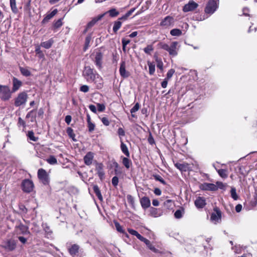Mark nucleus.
I'll return each instance as SVG.
<instances>
[{
    "mask_svg": "<svg viewBox=\"0 0 257 257\" xmlns=\"http://www.w3.org/2000/svg\"><path fill=\"white\" fill-rule=\"evenodd\" d=\"M83 76L87 82H93L96 84L97 89L103 86L102 77L90 66H86L83 71Z\"/></svg>",
    "mask_w": 257,
    "mask_h": 257,
    "instance_id": "obj_1",
    "label": "nucleus"
},
{
    "mask_svg": "<svg viewBox=\"0 0 257 257\" xmlns=\"http://www.w3.org/2000/svg\"><path fill=\"white\" fill-rule=\"evenodd\" d=\"M178 45L177 42H173L170 45L163 43L159 44L161 48L168 52L169 54L172 56H176L178 54Z\"/></svg>",
    "mask_w": 257,
    "mask_h": 257,
    "instance_id": "obj_2",
    "label": "nucleus"
},
{
    "mask_svg": "<svg viewBox=\"0 0 257 257\" xmlns=\"http://www.w3.org/2000/svg\"><path fill=\"white\" fill-rule=\"evenodd\" d=\"M38 178L44 185H48L50 182L49 175L45 170L41 168L38 171Z\"/></svg>",
    "mask_w": 257,
    "mask_h": 257,
    "instance_id": "obj_3",
    "label": "nucleus"
},
{
    "mask_svg": "<svg viewBox=\"0 0 257 257\" xmlns=\"http://www.w3.org/2000/svg\"><path fill=\"white\" fill-rule=\"evenodd\" d=\"M21 188L24 192L30 193L34 190V184L32 180L25 179L22 182Z\"/></svg>",
    "mask_w": 257,
    "mask_h": 257,
    "instance_id": "obj_4",
    "label": "nucleus"
},
{
    "mask_svg": "<svg viewBox=\"0 0 257 257\" xmlns=\"http://www.w3.org/2000/svg\"><path fill=\"white\" fill-rule=\"evenodd\" d=\"M11 95V91L9 87L0 85V98L4 100L9 99Z\"/></svg>",
    "mask_w": 257,
    "mask_h": 257,
    "instance_id": "obj_5",
    "label": "nucleus"
},
{
    "mask_svg": "<svg viewBox=\"0 0 257 257\" xmlns=\"http://www.w3.org/2000/svg\"><path fill=\"white\" fill-rule=\"evenodd\" d=\"M217 5L215 0L209 1L205 9V12L207 14H212L217 9Z\"/></svg>",
    "mask_w": 257,
    "mask_h": 257,
    "instance_id": "obj_6",
    "label": "nucleus"
},
{
    "mask_svg": "<svg viewBox=\"0 0 257 257\" xmlns=\"http://www.w3.org/2000/svg\"><path fill=\"white\" fill-rule=\"evenodd\" d=\"M198 7V5L193 1H190L189 3L184 5L183 8V11L184 13L192 12L195 10Z\"/></svg>",
    "mask_w": 257,
    "mask_h": 257,
    "instance_id": "obj_7",
    "label": "nucleus"
},
{
    "mask_svg": "<svg viewBox=\"0 0 257 257\" xmlns=\"http://www.w3.org/2000/svg\"><path fill=\"white\" fill-rule=\"evenodd\" d=\"M102 58L103 55L102 53L100 52H96L94 60V63H95L96 66L99 70L102 68Z\"/></svg>",
    "mask_w": 257,
    "mask_h": 257,
    "instance_id": "obj_8",
    "label": "nucleus"
},
{
    "mask_svg": "<svg viewBox=\"0 0 257 257\" xmlns=\"http://www.w3.org/2000/svg\"><path fill=\"white\" fill-rule=\"evenodd\" d=\"M67 248L71 255L74 256L78 253L80 246L77 244H69L67 243Z\"/></svg>",
    "mask_w": 257,
    "mask_h": 257,
    "instance_id": "obj_9",
    "label": "nucleus"
},
{
    "mask_svg": "<svg viewBox=\"0 0 257 257\" xmlns=\"http://www.w3.org/2000/svg\"><path fill=\"white\" fill-rule=\"evenodd\" d=\"M221 212L218 207L214 208V212L211 215V219L215 222L221 220Z\"/></svg>",
    "mask_w": 257,
    "mask_h": 257,
    "instance_id": "obj_10",
    "label": "nucleus"
},
{
    "mask_svg": "<svg viewBox=\"0 0 257 257\" xmlns=\"http://www.w3.org/2000/svg\"><path fill=\"white\" fill-rule=\"evenodd\" d=\"M174 23V19L171 16L166 17L160 23V26L164 27H168Z\"/></svg>",
    "mask_w": 257,
    "mask_h": 257,
    "instance_id": "obj_11",
    "label": "nucleus"
},
{
    "mask_svg": "<svg viewBox=\"0 0 257 257\" xmlns=\"http://www.w3.org/2000/svg\"><path fill=\"white\" fill-rule=\"evenodd\" d=\"M200 189L203 190L216 191L217 187L214 184L204 183L200 185Z\"/></svg>",
    "mask_w": 257,
    "mask_h": 257,
    "instance_id": "obj_12",
    "label": "nucleus"
},
{
    "mask_svg": "<svg viewBox=\"0 0 257 257\" xmlns=\"http://www.w3.org/2000/svg\"><path fill=\"white\" fill-rule=\"evenodd\" d=\"M16 245L15 241L13 239H10L4 242L3 246L7 249L12 250L15 248Z\"/></svg>",
    "mask_w": 257,
    "mask_h": 257,
    "instance_id": "obj_13",
    "label": "nucleus"
},
{
    "mask_svg": "<svg viewBox=\"0 0 257 257\" xmlns=\"http://www.w3.org/2000/svg\"><path fill=\"white\" fill-rule=\"evenodd\" d=\"M119 73L123 78H127L130 76V73L125 70V62L122 61L120 65Z\"/></svg>",
    "mask_w": 257,
    "mask_h": 257,
    "instance_id": "obj_14",
    "label": "nucleus"
},
{
    "mask_svg": "<svg viewBox=\"0 0 257 257\" xmlns=\"http://www.w3.org/2000/svg\"><path fill=\"white\" fill-rule=\"evenodd\" d=\"M96 170L98 177L101 180H102L104 178V172L103 171V165L102 163H96Z\"/></svg>",
    "mask_w": 257,
    "mask_h": 257,
    "instance_id": "obj_15",
    "label": "nucleus"
},
{
    "mask_svg": "<svg viewBox=\"0 0 257 257\" xmlns=\"http://www.w3.org/2000/svg\"><path fill=\"white\" fill-rule=\"evenodd\" d=\"M27 99V94L26 92L20 93L17 97V106L25 104Z\"/></svg>",
    "mask_w": 257,
    "mask_h": 257,
    "instance_id": "obj_16",
    "label": "nucleus"
},
{
    "mask_svg": "<svg viewBox=\"0 0 257 257\" xmlns=\"http://www.w3.org/2000/svg\"><path fill=\"white\" fill-rule=\"evenodd\" d=\"M93 158L94 155L93 153L91 152L87 153L83 158L85 164L87 166L90 165L92 163Z\"/></svg>",
    "mask_w": 257,
    "mask_h": 257,
    "instance_id": "obj_17",
    "label": "nucleus"
},
{
    "mask_svg": "<svg viewBox=\"0 0 257 257\" xmlns=\"http://www.w3.org/2000/svg\"><path fill=\"white\" fill-rule=\"evenodd\" d=\"M140 203L144 209H147L151 206V201L148 197L144 196L142 197L140 200Z\"/></svg>",
    "mask_w": 257,
    "mask_h": 257,
    "instance_id": "obj_18",
    "label": "nucleus"
},
{
    "mask_svg": "<svg viewBox=\"0 0 257 257\" xmlns=\"http://www.w3.org/2000/svg\"><path fill=\"white\" fill-rule=\"evenodd\" d=\"M195 205L198 208H202L206 205V200L204 198L198 197L195 201Z\"/></svg>",
    "mask_w": 257,
    "mask_h": 257,
    "instance_id": "obj_19",
    "label": "nucleus"
},
{
    "mask_svg": "<svg viewBox=\"0 0 257 257\" xmlns=\"http://www.w3.org/2000/svg\"><path fill=\"white\" fill-rule=\"evenodd\" d=\"M141 241L144 242L147 245L148 247L153 252L155 253L159 252V250L156 248L155 247L151 244L150 241L148 239L143 237L141 240Z\"/></svg>",
    "mask_w": 257,
    "mask_h": 257,
    "instance_id": "obj_20",
    "label": "nucleus"
},
{
    "mask_svg": "<svg viewBox=\"0 0 257 257\" xmlns=\"http://www.w3.org/2000/svg\"><path fill=\"white\" fill-rule=\"evenodd\" d=\"M175 166L181 172H186L188 169L189 165L187 163H176Z\"/></svg>",
    "mask_w": 257,
    "mask_h": 257,
    "instance_id": "obj_21",
    "label": "nucleus"
},
{
    "mask_svg": "<svg viewBox=\"0 0 257 257\" xmlns=\"http://www.w3.org/2000/svg\"><path fill=\"white\" fill-rule=\"evenodd\" d=\"M93 190L98 199L102 201L103 200V197L98 186L97 185H93Z\"/></svg>",
    "mask_w": 257,
    "mask_h": 257,
    "instance_id": "obj_22",
    "label": "nucleus"
},
{
    "mask_svg": "<svg viewBox=\"0 0 257 257\" xmlns=\"http://www.w3.org/2000/svg\"><path fill=\"white\" fill-rule=\"evenodd\" d=\"M120 149L122 153L127 157H130V154L125 144L121 141Z\"/></svg>",
    "mask_w": 257,
    "mask_h": 257,
    "instance_id": "obj_23",
    "label": "nucleus"
},
{
    "mask_svg": "<svg viewBox=\"0 0 257 257\" xmlns=\"http://www.w3.org/2000/svg\"><path fill=\"white\" fill-rule=\"evenodd\" d=\"M54 43V41L52 39H49L48 41L43 42L41 43V46L45 49H49L51 47L52 44Z\"/></svg>",
    "mask_w": 257,
    "mask_h": 257,
    "instance_id": "obj_24",
    "label": "nucleus"
},
{
    "mask_svg": "<svg viewBox=\"0 0 257 257\" xmlns=\"http://www.w3.org/2000/svg\"><path fill=\"white\" fill-rule=\"evenodd\" d=\"M66 133L69 138H71L73 141H77V140L75 139V134L74 133L73 130L71 127H68L66 130Z\"/></svg>",
    "mask_w": 257,
    "mask_h": 257,
    "instance_id": "obj_25",
    "label": "nucleus"
},
{
    "mask_svg": "<svg viewBox=\"0 0 257 257\" xmlns=\"http://www.w3.org/2000/svg\"><path fill=\"white\" fill-rule=\"evenodd\" d=\"M19 229L21 231V233L23 234H29L30 233L28 227L26 225L22 224L20 225Z\"/></svg>",
    "mask_w": 257,
    "mask_h": 257,
    "instance_id": "obj_26",
    "label": "nucleus"
},
{
    "mask_svg": "<svg viewBox=\"0 0 257 257\" xmlns=\"http://www.w3.org/2000/svg\"><path fill=\"white\" fill-rule=\"evenodd\" d=\"M128 232L131 234L132 235L136 236L139 240H141L142 238L143 237V236H142L140 234L138 233L136 230L131 229V228H128L127 229Z\"/></svg>",
    "mask_w": 257,
    "mask_h": 257,
    "instance_id": "obj_27",
    "label": "nucleus"
},
{
    "mask_svg": "<svg viewBox=\"0 0 257 257\" xmlns=\"http://www.w3.org/2000/svg\"><path fill=\"white\" fill-rule=\"evenodd\" d=\"M148 65L149 69V74L153 75L155 71V64L153 62L148 61Z\"/></svg>",
    "mask_w": 257,
    "mask_h": 257,
    "instance_id": "obj_28",
    "label": "nucleus"
},
{
    "mask_svg": "<svg viewBox=\"0 0 257 257\" xmlns=\"http://www.w3.org/2000/svg\"><path fill=\"white\" fill-rule=\"evenodd\" d=\"M128 157H123L122 158V164L127 168L128 169L132 164L131 161L128 159Z\"/></svg>",
    "mask_w": 257,
    "mask_h": 257,
    "instance_id": "obj_29",
    "label": "nucleus"
},
{
    "mask_svg": "<svg viewBox=\"0 0 257 257\" xmlns=\"http://www.w3.org/2000/svg\"><path fill=\"white\" fill-rule=\"evenodd\" d=\"M217 172L219 176L223 178H226L228 176L227 171L225 169H219Z\"/></svg>",
    "mask_w": 257,
    "mask_h": 257,
    "instance_id": "obj_30",
    "label": "nucleus"
},
{
    "mask_svg": "<svg viewBox=\"0 0 257 257\" xmlns=\"http://www.w3.org/2000/svg\"><path fill=\"white\" fill-rule=\"evenodd\" d=\"M121 22L118 20L114 22L113 27V31L114 33H116L120 29L121 26Z\"/></svg>",
    "mask_w": 257,
    "mask_h": 257,
    "instance_id": "obj_31",
    "label": "nucleus"
},
{
    "mask_svg": "<svg viewBox=\"0 0 257 257\" xmlns=\"http://www.w3.org/2000/svg\"><path fill=\"white\" fill-rule=\"evenodd\" d=\"M27 136L30 140L34 142H37L38 140V138L35 136L34 133L32 131L28 132Z\"/></svg>",
    "mask_w": 257,
    "mask_h": 257,
    "instance_id": "obj_32",
    "label": "nucleus"
},
{
    "mask_svg": "<svg viewBox=\"0 0 257 257\" xmlns=\"http://www.w3.org/2000/svg\"><path fill=\"white\" fill-rule=\"evenodd\" d=\"M91 40V35L89 34L85 38V45H84V50H86L89 47Z\"/></svg>",
    "mask_w": 257,
    "mask_h": 257,
    "instance_id": "obj_33",
    "label": "nucleus"
},
{
    "mask_svg": "<svg viewBox=\"0 0 257 257\" xmlns=\"http://www.w3.org/2000/svg\"><path fill=\"white\" fill-rule=\"evenodd\" d=\"M170 34L173 36H179L182 34V31L178 29H174L170 31Z\"/></svg>",
    "mask_w": 257,
    "mask_h": 257,
    "instance_id": "obj_34",
    "label": "nucleus"
},
{
    "mask_svg": "<svg viewBox=\"0 0 257 257\" xmlns=\"http://www.w3.org/2000/svg\"><path fill=\"white\" fill-rule=\"evenodd\" d=\"M47 162L51 165L57 164V160L54 156H50L49 158L47 159Z\"/></svg>",
    "mask_w": 257,
    "mask_h": 257,
    "instance_id": "obj_35",
    "label": "nucleus"
},
{
    "mask_svg": "<svg viewBox=\"0 0 257 257\" xmlns=\"http://www.w3.org/2000/svg\"><path fill=\"white\" fill-rule=\"evenodd\" d=\"M111 17H115L119 15V12L115 9H111L107 12Z\"/></svg>",
    "mask_w": 257,
    "mask_h": 257,
    "instance_id": "obj_36",
    "label": "nucleus"
},
{
    "mask_svg": "<svg viewBox=\"0 0 257 257\" xmlns=\"http://www.w3.org/2000/svg\"><path fill=\"white\" fill-rule=\"evenodd\" d=\"M27 172L26 171L24 170H20L18 172V175L17 174V177L19 179H23L24 178H26L27 177Z\"/></svg>",
    "mask_w": 257,
    "mask_h": 257,
    "instance_id": "obj_37",
    "label": "nucleus"
},
{
    "mask_svg": "<svg viewBox=\"0 0 257 257\" xmlns=\"http://www.w3.org/2000/svg\"><path fill=\"white\" fill-rule=\"evenodd\" d=\"M154 50L152 45H149L144 49V51L147 54H151V53Z\"/></svg>",
    "mask_w": 257,
    "mask_h": 257,
    "instance_id": "obj_38",
    "label": "nucleus"
},
{
    "mask_svg": "<svg viewBox=\"0 0 257 257\" xmlns=\"http://www.w3.org/2000/svg\"><path fill=\"white\" fill-rule=\"evenodd\" d=\"M20 71H21V73L24 76H28L30 75L31 73L28 69L20 67Z\"/></svg>",
    "mask_w": 257,
    "mask_h": 257,
    "instance_id": "obj_39",
    "label": "nucleus"
},
{
    "mask_svg": "<svg viewBox=\"0 0 257 257\" xmlns=\"http://www.w3.org/2000/svg\"><path fill=\"white\" fill-rule=\"evenodd\" d=\"M114 225L116 228V229L117 230V231H118L120 233H124V231L122 227L120 225V224L118 222L114 221Z\"/></svg>",
    "mask_w": 257,
    "mask_h": 257,
    "instance_id": "obj_40",
    "label": "nucleus"
},
{
    "mask_svg": "<svg viewBox=\"0 0 257 257\" xmlns=\"http://www.w3.org/2000/svg\"><path fill=\"white\" fill-rule=\"evenodd\" d=\"M153 177L156 180L159 181L163 185L166 184V182L160 175L157 174L153 175Z\"/></svg>",
    "mask_w": 257,
    "mask_h": 257,
    "instance_id": "obj_41",
    "label": "nucleus"
},
{
    "mask_svg": "<svg viewBox=\"0 0 257 257\" xmlns=\"http://www.w3.org/2000/svg\"><path fill=\"white\" fill-rule=\"evenodd\" d=\"M150 213L151 215L154 217H157L160 216V214L158 213V210L157 208L152 207L150 209Z\"/></svg>",
    "mask_w": 257,
    "mask_h": 257,
    "instance_id": "obj_42",
    "label": "nucleus"
},
{
    "mask_svg": "<svg viewBox=\"0 0 257 257\" xmlns=\"http://www.w3.org/2000/svg\"><path fill=\"white\" fill-rule=\"evenodd\" d=\"M231 196L234 200H236L238 199V196L236 192V189L234 187H232L230 190Z\"/></svg>",
    "mask_w": 257,
    "mask_h": 257,
    "instance_id": "obj_43",
    "label": "nucleus"
},
{
    "mask_svg": "<svg viewBox=\"0 0 257 257\" xmlns=\"http://www.w3.org/2000/svg\"><path fill=\"white\" fill-rule=\"evenodd\" d=\"M19 207L20 213L21 215H24L27 213V209L26 208V207L24 205L20 204Z\"/></svg>",
    "mask_w": 257,
    "mask_h": 257,
    "instance_id": "obj_44",
    "label": "nucleus"
},
{
    "mask_svg": "<svg viewBox=\"0 0 257 257\" xmlns=\"http://www.w3.org/2000/svg\"><path fill=\"white\" fill-rule=\"evenodd\" d=\"M35 52H36V54L38 55V57L40 58H44V55L42 51L41 50L39 46H38L36 48V49L35 50Z\"/></svg>",
    "mask_w": 257,
    "mask_h": 257,
    "instance_id": "obj_45",
    "label": "nucleus"
},
{
    "mask_svg": "<svg viewBox=\"0 0 257 257\" xmlns=\"http://www.w3.org/2000/svg\"><path fill=\"white\" fill-rule=\"evenodd\" d=\"M10 5L12 10L14 13H16V0H10Z\"/></svg>",
    "mask_w": 257,
    "mask_h": 257,
    "instance_id": "obj_46",
    "label": "nucleus"
},
{
    "mask_svg": "<svg viewBox=\"0 0 257 257\" xmlns=\"http://www.w3.org/2000/svg\"><path fill=\"white\" fill-rule=\"evenodd\" d=\"M175 73V70L173 69H170L168 72H167V77L166 78H165L167 80H169L171 78V77H172L173 75L174 74V73Z\"/></svg>",
    "mask_w": 257,
    "mask_h": 257,
    "instance_id": "obj_47",
    "label": "nucleus"
},
{
    "mask_svg": "<svg viewBox=\"0 0 257 257\" xmlns=\"http://www.w3.org/2000/svg\"><path fill=\"white\" fill-rule=\"evenodd\" d=\"M140 104L137 102L135 104V106L131 109V114L134 113L137 111L140 108Z\"/></svg>",
    "mask_w": 257,
    "mask_h": 257,
    "instance_id": "obj_48",
    "label": "nucleus"
},
{
    "mask_svg": "<svg viewBox=\"0 0 257 257\" xmlns=\"http://www.w3.org/2000/svg\"><path fill=\"white\" fill-rule=\"evenodd\" d=\"M216 186L217 187V189L219 188L223 190H225L226 187V184H223L221 182H217Z\"/></svg>",
    "mask_w": 257,
    "mask_h": 257,
    "instance_id": "obj_49",
    "label": "nucleus"
},
{
    "mask_svg": "<svg viewBox=\"0 0 257 257\" xmlns=\"http://www.w3.org/2000/svg\"><path fill=\"white\" fill-rule=\"evenodd\" d=\"M175 218L180 219L182 217V211L181 210H177L174 213Z\"/></svg>",
    "mask_w": 257,
    "mask_h": 257,
    "instance_id": "obj_50",
    "label": "nucleus"
},
{
    "mask_svg": "<svg viewBox=\"0 0 257 257\" xmlns=\"http://www.w3.org/2000/svg\"><path fill=\"white\" fill-rule=\"evenodd\" d=\"M172 200L170 199H168L164 202V206H166L167 208H169L172 206Z\"/></svg>",
    "mask_w": 257,
    "mask_h": 257,
    "instance_id": "obj_51",
    "label": "nucleus"
},
{
    "mask_svg": "<svg viewBox=\"0 0 257 257\" xmlns=\"http://www.w3.org/2000/svg\"><path fill=\"white\" fill-rule=\"evenodd\" d=\"M156 60L157 62V66L160 69L162 70L163 68V63L160 59H159L158 58L156 59Z\"/></svg>",
    "mask_w": 257,
    "mask_h": 257,
    "instance_id": "obj_52",
    "label": "nucleus"
},
{
    "mask_svg": "<svg viewBox=\"0 0 257 257\" xmlns=\"http://www.w3.org/2000/svg\"><path fill=\"white\" fill-rule=\"evenodd\" d=\"M62 25V22L61 19L58 20L54 24V27L55 28H60Z\"/></svg>",
    "mask_w": 257,
    "mask_h": 257,
    "instance_id": "obj_53",
    "label": "nucleus"
},
{
    "mask_svg": "<svg viewBox=\"0 0 257 257\" xmlns=\"http://www.w3.org/2000/svg\"><path fill=\"white\" fill-rule=\"evenodd\" d=\"M98 110L100 112L103 111L105 109V106L103 104L97 103V104Z\"/></svg>",
    "mask_w": 257,
    "mask_h": 257,
    "instance_id": "obj_54",
    "label": "nucleus"
},
{
    "mask_svg": "<svg viewBox=\"0 0 257 257\" xmlns=\"http://www.w3.org/2000/svg\"><path fill=\"white\" fill-rule=\"evenodd\" d=\"M118 183V178L116 176H114L112 179V184L116 187L117 186Z\"/></svg>",
    "mask_w": 257,
    "mask_h": 257,
    "instance_id": "obj_55",
    "label": "nucleus"
},
{
    "mask_svg": "<svg viewBox=\"0 0 257 257\" xmlns=\"http://www.w3.org/2000/svg\"><path fill=\"white\" fill-rule=\"evenodd\" d=\"M80 90L83 92H87L89 91V87L86 85H83L80 88Z\"/></svg>",
    "mask_w": 257,
    "mask_h": 257,
    "instance_id": "obj_56",
    "label": "nucleus"
},
{
    "mask_svg": "<svg viewBox=\"0 0 257 257\" xmlns=\"http://www.w3.org/2000/svg\"><path fill=\"white\" fill-rule=\"evenodd\" d=\"M97 21V20L93 19L92 21L89 22L87 25V28L89 29V28H91L92 27H93L95 24V23H96Z\"/></svg>",
    "mask_w": 257,
    "mask_h": 257,
    "instance_id": "obj_57",
    "label": "nucleus"
},
{
    "mask_svg": "<svg viewBox=\"0 0 257 257\" xmlns=\"http://www.w3.org/2000/svg\"><path fill=\"white\" fill-rule=\"evenodd\" d=\"M101 121L104 125L105 126H108L109 125V121L107 117H103L101 118Z\"/></svg>",
    "mask_w": 257,
    "mask_h": 257,
    "instance_id": "obj_58",
    "label": "nucleus"
},
{
    "mask_svg": "<svg viewBox=\"0 0 257 257\" xmlns=\"http://www.w3.org/2000/svg\"><path fill=\"white\" fill-rule=\"evenodd\" d=\"M117 134L119 137H123L125 136L124 131L121 127L118 128L117 130Z\"/></svg>",
    "mask_w": 257,
    "mask_h": 257,
    "instance_id": "obj_59",
    "label": "nucleus"
},
{
    "mask_svg": "<svg viewBox=\"0 0 257 257\" xmlns=\"http://www.w3.org/2000/svg\"><path fill=\"white\" fill-rule=\"evenodd\" d=\"M88 131L90 132H92L94 131L95 128V124L93 123L92 122H90L88 123Z\"/></svg>",
    "mask_w": 257,
    "mask_h": 257,
    "instance_id": "obj_60",
    "label": "nucleus"
},
{
    "mask_svg": "<svg viewBox=\"0 0 257 257\" xmlns=\"http://www.w3.org/2000/svg\"><path fill=\"white\" fill-rule=\"evenodd\" d=\"M52 17L49 14H47L42 21V23H47Z\"/></svg>",
    "mask_w": 257,
    "mask_h": 257,
    "instance_id": "obj_61",
    "label": "nucleus"
},
{
    "mask_svg": "<svg viewBox=\"0 0 257 257\" xmlns=\"http://www.w3.org/2000/svg\"><path fill=\"white\" fill-rule=\"evenodd\" d=\"M148 141L151 145H153L155 143V140L151 133L148 137Z\"/></svg>",
    "mask_w": 257,
    "mask_h": 257,
    "instance_id": "obj_62",
    "label": "nucleus"
},
{
    "mask_svg": "<svg viewBox=\"0 0 257 257\" xmlns=\"http://www.w3.org/2000/svg\"><path fill=\"white\" fill-rule=\"evenodd\" d=\"M72 119V117L71 115H66L65 118V121L67 124H69Z\"/></svg>",
    "mask_w": 257,
    "mask_h": 257,
    "instance_id": "obj_63",
    "label": "nucleus"
},
{
    "mask_svg": "<svg viewBox=\"0 0 257 257\" xmlns=\"http://www.w3.org/2000/svg\"><path fill=\"white\" fill-rule=\"evenodd\" d=\"M169 80H167L166 78H165L163 81L161 83V86L163 88H166L168 84V81Z\"/></svg>",
    "mask_w": 257,
    "mask_h": 257,
    "instance_id": "obj_64",
    "label": "nucleus"
}]
</instances>
